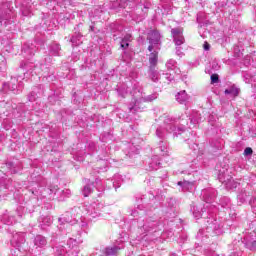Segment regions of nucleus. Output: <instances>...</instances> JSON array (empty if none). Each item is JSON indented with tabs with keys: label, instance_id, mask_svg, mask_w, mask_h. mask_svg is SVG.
<instances>
[{
	"label": "nucleus",
	"instance_id": "nucleus-11",
	"mask_svg": "<svg viewBox=\"0 0 256 256\" xmlns=\"http://www.w3.org/2000/svg\"><path fill=\"white\" fill-rule=\"evenodd\" d=\"M117 251H119V247H117V246H114V247H111V248L108 247V248L105 249L104 255L105 256H116Z\"/></svg>",
	"mask_w": 256,
	"mask_h": 256
},
{
	"label": "nucleus",
	"instance_id": "nucleus-1",
	"mask_svg": "<svg viewBox=\"0 0 256 256\" xmlns=\"http://www.w3.org/2000/svg\"><path fill=\"white\" fill-rule=\"evenodd\" d=\"M231 173L232 172L229 169L220 170L218 179L220 183H223L227 189H237V185L239 184L233 180Z\"/></svg>",
	"mask_w": 256,
	"mask_h": 256
},
{
	"label": "nucleus",
	"instance_id": "nucleus-2",
	"mask_svg": "<svg viewBox=\"0 0 256 256\" xmlns=\"http://www.w3.org/2000/svg\"><path fill=\"white\" fill-rule=\"evenodd\" d=\"M148 41L150 43L148 51L152 52L153 49L159 51L161 49V34H159L158 31H150L148 34Z\"/></svg>",
	"mask_w": 256,
	"mask_h": 256
},
{
	"label": "nucleus",
	"instance_id": "nucleus-7",
	"mask_svg": "<svg viewBox=\"0 0 256 256\" xmlns=\"http://www.w3.org/2000/svg\"><path fill=\"white\" fill-rule=\"evenodd\" d=\"M164 123L168 125L166 126V131H168V133L175 131V119L171 117H166V119L164 120Z\"/></svg>",
	"mask_w": 256,
	"mask_h": 256
},
{
	"label": "nucleus",
	"instance_id": "nucleus-10",
	"mask_svg": "<svg viewBox=\"0 0 256 256\" xmlns=\"http://www.w3.org/2000/svg\"><path fill=\"white\" fill-rule=\"evenodd\" d=\"M129 43H131V34H127L120 42V47L122 49H127L129 47Z\"/></svg>",
	"mask_w": 256,
	"mask_h": 256
},
{
	"label": "nucleus",
	"instance_id": "nucleus-12",
	"mask_svg": "<svg viewBox=\"0 0 256 256\" xmlns=\"http://www.w3.org/2000/svg\"><path fill=\"white\" fill-rule=\"evenodd\" d=\"M226 95H232V97H237L239 95V88L232 86L225 90Z\"/></svg>",
	"mask_w": 256,
	"mask_h": 256
},
{
	"label": "nucleus",
	"instance_id": "nucleus-30",
	"mask_svg": "<svg viewBox=\"0 0 256 256\" xmlns=\"http://www.w3.org/2000/svg\"><path fill=\"white\" fill-rule=\"evenodd\" d=\"M176 54L179 55L180 57H181V55H183V52H181L180 47L176 48Z\"/></svg>",
	"mask_w": 256,
	"mask_h": 256
},
{
	"label": "nucleus",
	"instance_id": "nucleus-31",
	"mask_svg": "<svg viewBox=\"0 0 256 256\" xmlns=\"http://www.w3.org/2000/svg\"><path fill=\"white\" fill-rule=\"evenodd\" d=\"M133 109H137V104H135L132 108H130V111H133Z\"/></svg>",
	"mask_w": 256,
	"mask_h": 256
},
{
	"label": "nucleus",
	"instance_id": "nucleus-20",
	"mask_svg": "<svg viewBox=\"0 0 256 256\" xmlns=\"http://www.w3.org/2000/svg\"><path fill=\"white\" fill-rule=\"evenodd\" d=\"M193 215L196 219H199L203 216V212L195 210V207L193 208Z\"/></svg>",
	"mask_w": 256,
	"mask_h": 256
},
{
	"label": "nucleus",
	"instance_id": "nucleus-24",
	"mask_svg": "<svg viewBox=\"0 0 256 256\" xmlns=\"http://www.w3.org/2000/svg\"><path fill=\"white\" fill-rule=\"evenodd\" d=\"M156 98H157V94H152L150 96H147L145 101H155Z\"/></svg>",
	"mask_w": 256,
	"mask_h": 256
},
{
	"label": "nucleus",
	"instance_id": "nucleus-16",
	"mask_svg": "<svg viewBox=\"0 0 256 256\" xmlns=\"http://www.w3.org/2000/svg\"><path fill=\"white\" fill-rule=\"evenodd\" d=\"M178 185L180 187H183V189H189V187H193V183L189 182V181H180L178 182Z\"/></svg>",
	"mask_w": 256,
	"mask_h": 256
},
{
	"label": "nucleus",
	"instance_id": "nucleus-21",
	"mask_svg": "<svg viewBox=\"0 0 256 256\" xmlns=\"http://www.w3.org/2000/svg\"><path fill=\"white\" fill-rule=\"evenodd\" d=\"M211 83H219V75L212 74L211 75Z\"/></svg>",
	"mask_w": 256,
	"mask_h": 256
},
{
	"label": "nucleus",
	"instance_id": "nucleus-9",
	"mask_svg": "<svg viewBox=\"0 0 256 256\" xmlns=\"http://www.w3.org/2000/svg\"><path fill=\"white\" fill-rule=\"evenodd\" d=\"M34 245H36V247H45V245H47V239L41 235H38L34 239Z\"/></svg>",
	"mask_w": 256,
	"mask_h": 256
},
{
	"label": "nucleus",
	"instance_id": "nucleus-5",
	"mask_svg": "<svg viewBox=\"0 0 256 256\" xmlns=\"http://www.w3.org/2000/svg\"><path fill=\"white\" fill-rule=\"evenodd\" d=\"M166 67L168 71H174L176 75H179L181 73V70L177 68V62L173 59L167 61Z\"/></svg>",
	"mask_w": 256,
	"mask_h": 256
},
{
	"label": "nucleus",
	"instance_id": "nucleus-23",
	"mask_svg": "<svg viewBox=\"0 0 256 256\" xmlns=\"http://www.w3.org/2000/svg\"><path fill=\"white\" fill-rule=\"evenodd\" d=\"M43 223L44 225H51L53 223V220L51 219V217H44Z\"/></svg>",
	"mask_w": 256,
	"mask_h": 256
},
{
	"label": "nucleus",
	"instance_id": "nucleus-17",
	"mask_svg": "<svg viewBox=\"0 0 256 256\" xmlns=\"http://www.w3.org/2000/svg\"><path fill=\"white\" fill-rule=\"evenodd\" d=\"M4 89H9V91H16L17 85L13 84V82H10L8 84H4Z\"/></svg>",
	"mask_w": 256,
	"mask_h": 256
},
{
	"label": "nucleus",
	"instance_id": "nucleus-6",
	"mask_svg": "<svg viewBox=\"0 0 256 256\" xmlns=\"http://www.w3.org/2000/svg\"><path fill=\"white\" fill-rule=\"evenodd\" d=\"M153 52L149 55V63L151 67H155L157 65V61L159 60V50L153 49Z\"/></svg>",
	"mask_w": 256,
	"mask_h": 256
},
{
	"label": "nucleus",
	"instance_id": "nucleus-8",
	"mask_svg": "<svg viewBox=\"0 0 256 256\" xmlns=\"http://www.w3.org/2000/svg\"><path fill=\"white\" fill-rule=\"evenodd\" d=\"M176 101H178V103L180 104L187 103V101H189V96L187 95V92H185V90L179 92L176 95Z\"/></svg>",
	"mask_w": 256,
	"mask_h": 256
},
{
	"label": "nucleus",
	"instance_id": "nucleus-19",
	"mask_svg": "<svg viewBox=\"0 0 256 256\" xmlns=\"http://www.w3.org/2000/svg\"><path fill=\"white\" fill-rule=\"evenodd\" d=\"M80 37H81V36H73V37L71 38V43H72L73 45H75V46L81 45Z\"/></svg>",
	"mask_w": 256,
	"mask_h": 256
},
{
	"label": "nucleus",
	"instance_id": "nucleus-29",
	"mask_svg": "<svg viewBox=\"0 0 256 256\" xmlns=\"http://www.w3.org/2000/svg\"><path fill=\"white\" fill-rule=\"evenodd\" d=\"M57 189H59L57 186L54 188H50L49 189V194L51 195V193H57Z\"/></svg>",
	"mask_w": 256,
	"mask_h": 256
},
{
	"label": "nucleus",
	"instance_id": "nucleus-4",
	"mask_svg": "<svg viewBox=\"0 0 256 256\" xmlns=\"http://www.w3.org/2000/svg\"><path fill=\"white\" fill-rule=\"evenodd\" d=\"M202 195H203V199L206 203V207H209V203H211V201H213V199H215L217 194H216L215 190H203Z\"/></svg>",
	"mask_w": 256,
	"mask_h": 256
},
{
	"label": "nucleus",
	"instance_id": "nucleus-15",
	"mask_svg": "<svg viewBox=\"0 0 256 256\" xmlns=\"http://www.w3.org/2000/svg\"><path fill=\"white\" fill-rule=\"evenodd\" d=\"M92 193H93V188H91L90 185L84 186L82 190V194L84 197H89V195H91Z\"/></svg>",
	"mask_w": 256,
	"mask_h": 256
},
{
	"label": "nucleus",
	"instance_id": "nucleus-25",
	"mask_svg": "<svg viewBox=\"0 0 256 256\" xmlns=\"http://www.w3.org/2000/svg\"><path fill=\"white\" fill-rule=\"evenodd\" d=\"M244 155H253V149H251V148H246L245 150H244Z\"/></svg>",
	"mask_w": 256,
	"mask_h": 256
},
{
	"label": "nucleus",
	"instance_id": "nucleus-26",
	"mask_svg": "<svg viewBox=\"0 0 256 256\" xmlns=\"http://www.w3.org/2000/svg\"><path fill=\"white\" fill-rule=\"evenodd\" d=\"M127 5H128V1L127 0L121 1V3L119 4L121 9H125L127 7Z\"/></svg>",
	"mask_w": 256,
	"mask_h": 256
},
{
	"label": "nucleus",
	"instance_id": "nucleus-18",
	"mask_svg": "<svg viewBox=\"0 0 256 256\" xmlns=\"http://www.w3.org/2000/svg\"><path fill=\"white\" fill-rule=\"evenodd\" d=\"M53 55H59V51H61V46L59 44H54L51 48Z\"/></svg>",
	"mask_w": 256,
	"mask_h": 256
},
{
	"label": "nucleus",
	"instance_id": "nucleus-3",
	"mask_svg": "<svg viewBox=\"0 0 256 256\" xmlns=\"http://www.w3.org/2000/svg\"><path fill=\"white\" fill-rule=\"evenodd\" d=\"M171 34L177 46L183 45V43H185V37H183V29L173 28L171 30Z\"/></svg>",
	"mask_w": 256,
	"mask_h": 256
},
{
	"label": "nucleus",
	"instance_id": "nucleus-28",
	"mask_svg": "<svg viewBox=\"0 0 256 256\" xmlns=\"http://www.w3.org/2000/svg\"><path fill=\"white\" fill-rule=\"evenodd\" d=\"M203 47H204V51H209L211 46L209 45V43L205 42Z\"/></svg>",
	"mask_w": 256,
	"mask_h": 256
},
{
	"label": "nucleus",
	"instance_id": "nucleus-27",
	"mask_svg": "<svg viewBox=\"0 0 256 256\" xmlns=\"http://www.w3.org/2000/svg\"><path fill=\"white\" fill-rule=\"evenodd\" d=\"M156 135L157 137H163V130L161 128H157Z\"/></svg>",
	"mask_w": 256,
	"mask_h": 256
},
{
	"label": "nucleus",
	"instance_id": "nucleus-22",
	"mask_svg": "<svg viewBox=\"0 0 256 256\" xmlns=\"http://www.w3.org/2000/svg\"><path fill=\"white\" fill-rule=\"evenodd\" d=\"M37 99V93L35 91L31 92L30 95L28 96L29 101H35Z\"/></svg>",
	"mask_w": 256,
	"mask_h": 256
},
{
	"label": "nucleus",
	"instance_id": "nucleus-13",
	"mask_svg": "<svg viewBox=\"0 0 256 256\" xmlns=\"http://www.w3.org/2000/svg\"><path fill=\"white\" fill-rule=\"evenodd\" d=\"M7 9V5L0 6V19H9V10L4 11Z\"/></svg>",
	"mask_w": 256,
	"mask_h": 256
},
{
	"label": "nucleus",
	"instance_id": "nucleus-14",
	"mask_svg": "<svg viewBox=\"0 0 256 256\" xmlns=\"http://www.w3.org/2000/svg\"><path fill=\"white\" fill-rule=\"evenodd\" d=\"M150 79L154 81V83L159 81V72L154 70L153 67H151V70H150Z\"/></svg>",
	"mask_w": 256,
	"mask_h": 256
}]
</instances>
